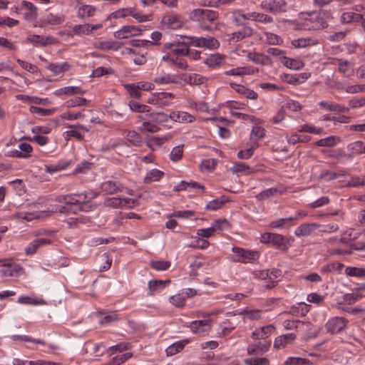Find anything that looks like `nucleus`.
<instances>
[{"instance_id":"1","label":"nucleus","mask_w":365,"mask_h":365,"mask_svg":"<svg viewBox=\"0 0 365 365\" xmlns=\"http://www.w3.org/2000/svg\"><path fill=\"white\" fill-rule=\"evenodd\" d=\"M299 17L304 20L302 24H298L296 21L292 20H283V21L291 24L297 29L319 30L327 27V22L318 14L302 12L299 14Z\"/></svg>"},{"instance_id":"2","label":"nucleus","mask_w":365,"mask_h":365,"mask_svg":"<svg viewBox=\"0 0 365 365\" xmlns=\"http://www.w3.org/2000/svg\"><path fill=\"white\" fill-rule=\"evenodd\" d=\"M163 51L165 55L163 56L162 60L168 62L171 65L176 63V59H179L181 56H185L187 52L186 46L175 42L165 43Z\"/></svg>"},{"instance_id":"3","label":"nucleus","mask_w":365,"mask_h":365,"mask_svg":"<svg viewBox=\"0 0 365 365\" xmlns=\"http://www.w3.org/2000/svg\"><path fill=\"white\" fill-rule=\"evenodd\" d=\"M232 251L234 255L230 257V259L235 262L244 264L252 263L257 261L260 255L258 251L246 250L238 247H233Z\"/></svg>"},{"instance_id":"4","label":"nucleus","mask_w":365,"mask_h":365,"mask_svg":"<svg viewBox=\"0 0 365 365\" xmlns=\"http://www.w3.org/2000/svg\"><path fill=\"white\" fill-rule=\"evenodd\" d=\"M217 17V14L212 10L207 9H196L192 10L189 15L190 20L198 21L201 24V26L205 30H208V26H204L202 24L207 22H212Z\"/></svg>"},{"instance_id":"5","label":"nucleus","mask_w":365,"mask_h":365,"mask_svg":"<svg viewBox=\"0 0 365 365\" xmlns=\"http://www.w3.org/2000/svg\"><path fill=\"white\" fill-rule=\"evenodd\" d=\"M128 16H132L136 19L138 22H145L149 20L148 16L144 15L138 11L134 7H126L119 9L112 12L108 17L110 19H120L125 18Z\"/></svg>"},{"instance_id":"6","label":"nucleus","mask_w":365,"mask_h":365,"mask_svg":"<svg viewBox=\"0 0 365 365\" xmlns=\"http://www.w3.org/2000/svg\"><path fill=\"white\" fill-rule=\"evenodd\" d=\"M188 40L186 43L195 47L205 48L208 49H216L220 46L219 41L211 36L209 37H196V36H186L185 37Z\"/></svg>"},{"instance_id":"7","label":"nucleus","mask_w":365,"mask_h":365,"mask_svg":"<svg viewBox=\"0 0 365 365\" xmlns=\"http://www.w3.org/2000/svg\"><path fill=\"white\" fill-rule=\"evenodd\" d=\"M175 95L173 93L159 92L153 93L148 99V103L159 108H163L171 104V100Z\"/></svg>"},{"instance_id":"8","label":"nucleus","mask_w":365,"mask_h":365,"mask_svg":"<svg viewBox=\"0 0 365 365\" xmlns=\"http://www.w3.org/2000/svg\"><path fill=\"white\" fill-rule=\"evenodd\" d=\"M287 3L284 0H264L260 4V8L272 14H279L286 11Z\"/></svg>"},{"instance_id":"9","label":"nucleus","mask_w":365,"mask_h":365,"mask_svg":"<svg viewBox=\"0 0 365 365\" xmlns=\"http://www.w3.org/2000/svg\"><path fill=\"white\" fill-rule=\"evenodd\" d=\"M71 195V205L83 204V206L80 209L82 210H87L91 206L88 205L87 202L94 199L97 194L93 191H89L83 193L73 194Z\"/></svg>"},{"instance_id":"10","label":"nucleus","mask_w":365,"mask_h":365,"mask_svg":"<svg viewBox=\"0 0 365 365\" xmlns=\"http://www.w3.org/2000/svg\"><path fill=\"white\" fill-rule=\"evenodd\" d=\"M143 30L139 26H123L114 33V37L118 39H125L133 36H140Z\"/></svg>"},{"instance_id":"11","label":"nucleus","mask_w":365,"mask_h":365,"mask_svg":"<svg viewBox=\"0 0 365 365\" xmlns=\"http://www.w3.org/2000/svg\"><path fill=\"white\" fill-rule=\"evenodd\" d=\"M347 324V320L341 317L329 319L325 324L327 331L331 334H336L342 331Z\"/></svg>"},{"instance_id":"12","label":"nucleus","mask_w":365,"mask_h":365,"mask_svg":"<svg viewBox=\"0 0 365 365\" xmlns=\"http://www.w3.org/2000/svg\"><path fill=\"white\" fill-rule=\"evenodd\" d=\"M46 216V211H36V212H29V211H19L11 215V219L20 220L23 221L30 222L34 220L40 219Z\"/></svg>"},{"instance_id":"13","label":"nucleus","mask_w":365,"mask_h":365,"mask_svg":"<svg viewBox=\"0 0 365 365\" xmlns=\"http://www.w3.org/2000/svg\"><path fill=\"white\" fill-rule=\"evenodd\" d=\"M123 190L124 185L118 180H108L101 184V190L106 195H113Z\"/></svg>"},{"instance_id":"14","label":"nucleus","mask_w":365,"mask_h":365,"mask_svg":"<svg viewBox=\"0 0 365 365\" xmlns=\"http://www.w3.org/2000/svg\"><path fill=\"white\" fill-rule=\"evenodd\" d=\"M331 63L338 66V71L344 77L350 78L354 75V64L351 62L346 60L334 58Z\"/></svg>"},{"instance_id":"15","label":"nucleus","mask_w":365,"mask_h":365,"mask_svg":"<svg viewBox=\"0 0 365 365\" xmlns=\"http://www.w3.org/2000/svg\"><path fill=\"white\" fill-rule=\"evenodd\" d=\"M211 320L201 319L192 322L189 327L191 331L197 334H204L211 329Z\"/></svg>"},{"instance_id":"16","label":"nucleus","mask_w":365,"mask_h":365,"mask_svg":"<svg viewBox=\"0 0 365 365\" xmlns=\"http://www.w3.org/2000/svg\"><path fill=\"white\" fill-rule=\"evenodd\" d=\"M3 268L0 270V274L1 277H19L23 273L22 267L16 264L4 262L0 265Z\"/></svg>"},{"instance_id":"17","label":"nucleus","mask_w":365,"mask_h":365,"mask_svg":"<svg viewBox=\"0 0 365 365\" xmlns=\"http://www.w3.org/2000/svg\"><path fill=\"white\" fill-rule=\"evenodd\" d=\"M64 20L65 17L63 15L48 13L40 19L38 26L43 28L46 26H57L61 24Z\"/></svg>"},{"instance_id":"18","label":"nucleus","mask_w":365,"mask_h":365,"mask_svg":"<svg viewBox=\"0 0 365 365\" xmlns=\"http://www.w3.org/2000/svg\"><path fill=\"white\" fill-rule=\"evenodd\" d=\"M259 69L254 66H239L225 71L226 76H244L257 73Z\"/></svg>"},{"instance_id":"19","label":"nucleus","mask_w":365,"mask_h":365,"mask_svg":"<svg viewBox=\"0 0 365 365\" xmlns=\"http://www.w3.org/2000/svg\"><path fill=\"white\" fill-rule=\"evenodd\" d=\"M319 227L320 224L315 222L303 223L295 229L294 235L297 237H307L314 233Z\"/></svg>"},{"instance_id":"20","label":"nucleus","mask_w":365,"mask_h":365,"mask_svg":"<svg viewBox=\"0 0 365 365\" xmlns=\"http://www.w3.org/2000/svg\"><path fill=\"white\" fill-rule=\"evenodd\" d=\"M51 244V240L47 238H37L25 247L24 252L27 256L33 255L43 246Z\"/></svg>"},{"instance_id":"21","label":"nucleus","mask_w":365,"mask_h":365,"mask_svg":"<svg viewBox=\"0 0 365 365\" xmlns=\"http://www.w3.org/2000/svg\"><path fill=\"white\" fill-rule=\"evenodd\" d=\"M153 81L159 85L181 83V73H165L156 76Z\"/></svg>"},{"instance_id":"22","label":"nucleus","mask_w":365,"mask_h":365,"mask_svg":"<svg viewBox=\"0 0 365 365\" xmlns=\"http://www.w3.org/2000/svg\"><path fill=\"white\" fill-rule=\"evenodd\" d=\"M77 16L81 19L92 17L96 12V8L91 5L83 4L78 2L76 6Z\"/></svg>"},{"instance_id":"23","label":"nucleus","mask_w":365,"mask_h":365,"mask_svg":"<svg viewBox=\"0 0 365 365\" xmlns=\"http://www.w3.org/2000/svg\"><path fill=\"white\" fill-rule=\"evenodd\" d=\"M297 338L294 333H288L280 335L275 338L274 341V348L279 349H283L286 346L291 344Z\"/></svg>"},{"instance_id":"24","label":"nucleus","mask_w":365,"mask_h":365,"mask_svg":"<svg viewBox=\"0 0 365 365\" xmlns=\"http://www.w3.org/2000/svg\"><path fill=\"white\" fill-rule=\"evenodd\" d=\"M230 87L238 94L245 96V98L251 100H256L258 98V94L253 90L245 87V86L231 83Z\"/></svg>"},{"instance_id":"25","label":"nucleus","mask_w":365,"mask_h":365,"mask_svg":"<svg viewBox=\"0 0 365 365\" xmlns=\"http://www.w3.org/2000/svg\"><path fill=\"white\" fill-rule=\"evenodd\" d=\"M254 34V29L250 26H245L240 30L232 33L228 35V40L230 41L237 42L242 39L252 36Z\"/></svg>"},{"instance_id":"26","label":"nucleus","mask_w":365,"mask_h":365,"mask_svg":"<svg viewBox=\"0 0 365 365\" xmlns=\"http://www.w3.org/2000/svg\"><path fill=\"white\" fill-rule=\"evenodd\" d=\"M207 81V78L197 73H181V83L190 85H202Z\"/></svg>"},{"instance_id":"27","label":"nucleus","mask_w":365,"mask_h":365,"mask_svg":"<svg viewBox=\"0 0 365 365\" xmlns=\"http://www.w3.org/2000/svg\"><path fill=\"white\" fill-rule=\"evenodd\" d=\"M320 108L327 111H333L336 113H347L349 108L345 107L341 104L335 103L327 101H322L319 103Z\"/></svg>"},{"instance_id":"28","label":"nucleus","mask_w":365,"mask_h":365,"mask_svg":"<svg viewBox=\"0 0 365 365\" xmlns=\"http://www.w3.org/2000/svg\"><path fill=\"white\" fill-rule=\"evenodd\" d=\"M237 320L229 319L221 322L218 328V334L221 336H225L230 334L237 326Z\"/></svg>"},{"instance_id":"29","label":"nucleus","mask_w":365,"mask_h":365,"mask_svg":"<svg viewBox=\"0 0 365 365\" xmlns=\"http://www.w3.org/2000/svg\"><path fill=\"white\" fill-rule=\"evenodd\" d=\"M252 12L244 13L242 10L235 9L232 11L233 21L239 26L245 24L248 21H252Z\"/></svg>"},{"instance_id":"30","label":"nucleus","mask_w":365,"mask_h":365,"mask_svg":"<svg viewBox=\"0 0 365 365\" xmlns=\"http://www.w3.org/2000/svg\"><path fill=\"white\" fill-rule=\"evenodd\" d=\"M170 120L180 123H192L195 118L194 115L185 111H173L170 113Z\"/></svg>"},{"instance_id":"31","label":"nucleus","mask_w":365,"mask_h":365,"mask_svg":"<svg viewBox=\"0 0 365 365\" xmlns=\"http://www.w3.org/2000/svg\"><path fill=\"white\" fill-rule=\"evenodd\" d=\"M270 345L271 343L269 341L257 342L250 344L247 347V353L250 355H262L269 350Z\"/></svg>"},{"instance_id":"32","label":"nucleus","mask_w":365,"mask_h":365,"mask_svg":"<svg viewBox=\"0 0 365 365\" xmlns=\"http://www.w3.org/2000/svg\"><path fill=\"white\" fill-rule=\"evenodd\" d=\"M93 46L95 48L101 51H116L121 48L122 43L115 41H96V43H94Z\"/></svg>"},{"instance_id":"33","label":"nucleus","mask_w":365,"mask_h":365,"mask_svg":"<svg viewBox=\"0 0 365 365\" xmlns=\"http://www.w3.org/2000/svg\"><path fill=\"white\" fill-rule=\"evenodd\" d=\"M274 331V326L269 324L264 327H262L259 329H256L252 333V337L254 339H264L268 338Z\"/></svg>"},{"instance_id":"34","label":"nucleus","mask_w":365,"mask_h":365,"mask_svg":"<svg viewBox=\"0 0 365 365\" xmlns=\"http://www.w3.org/2000/svg\"><path fill=\"white\" fill-rule=\"evenodd\" d=\"M247 57L249 60L252 62L262 65V66H271L272 61L271 58L264 53H255V52H250L247 55Z\"/></svg>"},{"instance_id":"35","label":"nucleus","mask_w":365,"mask_h":365,"mask_svg":"<svg viewBox=\"0 0 365 365\" xmlns=\"http://www.w3.org/2000/svg\"><path fill=\"white\" fill-rule=\"evenodd\" d=\"M69 128H71L68 130H66L63 133V138L66 140H69L71 138H75L79 140H83V136L81 133L77 130V128L84 130L87 131L88 130L82 125L77 124L74 125H69L68 126Z\"/></svg>"},{"instance_id":"36","label":"nucleus","mask_w":365,"mask_h":365,"mask_svg":"<svg viewBox=\"0 0 365 365\" xmlns=\"http://www.w3.org/2000/svg\"><path fill=\"white\" fill-rule=\"evenodd\" d=\"M85 91L79 86H66L56 90L53 93L56 96L83 94Z\"/></svg>"},{"instance_id":"37","label":"nucleus","mask_w":365,"mask_h":365,"mask_svg":"<svg viewBox=\"0 0 365 365\" xmlns=\"http://www.w3.org/2000/svg\"><path fill=\"white\" fill-rule=\"evenodd\" d=\"M225 62V56L218 53L210 54L204 61L205 64L210 68L221 66L224 64Z\"/></svg>"},{"instance_id":"38","label":"nucleus","mask_w":365,"mask_h":365,"mask_svg":"<svg viewBox=\"0 0 365 365\" xmlns=\"http://www.w3.org/2000/svg\"><path fill=\"white\" fill-rule=\"evenodd\" d=\"M319 41L317 39L311 37L300 38L294 39L291 42L292 46L296 48H302L308 46H312L317 45Z\"/></svg>"},{"instance_id":"39","label":"nucleus","mask_w":365,"mask_h":365,"mask_svg":"<svg viewBox=\"0 0 365 365\" xmlns=\"http://www.w3.org/2000/svg\"><path fill=\"white\" fill-rule=\"evenodd\" d=\"M280 61L284 66L292 70H300L304 66V63L302 61L290 58L285 56L280 57Z\"/></svg>"},{"instance_id":"40","label":"nucleus","mask_w":365,"mask_h":365,"mask_svg":"<svg viewBox=\"0 0 365 365\" xmlns=\"http://www.w3.org/2000/svg\"><path fill=\"white\" fill-rule=\"evenodd\" d=\"M21 6L27 10L24 19L28 21H34L37 18V8L30 1H23Z\"/></svg>"},{"instance_id":"41","label":"nucleus","mask_w":365,"mask_h":365,"mask_svg":"<svg viewBox=\"0 0 365 365\" xmlns=\"http://www.w3.org/2000/svg\"><path fill=\"white\" fill-rule=\"evenodd\" d=\"M344 267V264L334 262L323 265L320 269V272L323 274H339Z\"/></svg>"},{"instance_id":"42","label":"nucleus","mask_w":365,"mask_h":365,"mask_svg":"<svg viewBox=\"0 0 365 365\" xmlns=\"http://www.w3.org/2000/svg\"><path fill=\"white\" fill-rule=\"evenodd\" d=\"M347 150L353 158L355 155L365 153V143L361 140L352 142L347 145Z\"/></svg>"},{"instance_id":"43","label":"nucleus","mask_w":365,"mask_h":365,"mask_svg":"<svg viewBox=\"0 0 365 365\" xmlns=\"http://www.w3.org/2000/svg\"><path fill=\"white\" fill-rule=\"evenodd\" d=\"M204 186L197 182H186L182 181L178 186L176 187V190H187L189 191L196 190V191H204Z\"/></svg>"},{"instance_id":"44","label":"nucleus","mask_w":365,"mask_h":365,"mask_svg":"<svg viewBox=\"0 0 365 365\" xmlns=\"http://www.w3.org/2000/svg\"><path fill=\"white\" fill-rule=\"evenodd\" d=\"M341 142V138L336 135H331L317 140L314 144L318 147H333Z\"/></svg>"},{"instance_id":"45","label":"nucleus","mask_w":365,"mask_h":365,"mask_svg":"<svg viewBox=\"0 0 365 365\" xmlns=\"http://www.w3.org/2000/svg\"><path fill=\"white\" fill-rule=\"evenodd\" d=\"M46 68L55 75H58L68 71L70 64L67 62L53 63L48 64Z\"/></svg>"},{"instance_id":"46","label":"nucleus","mask_w":365,"mask_h":365,"mask_svg":"<svg viewBox=\"0 0 365 365\" xmlns=\"http://www.w3.org/2000/svg\"><path fill=\"white\" fill-rule=\"evenodd\" d=\"M309 322H304L299 320H285L283 322V327L286 330L302 329L304 327H309Z\"/></svg>"},{"instance_id":"47","label":"nucleus","mask_w":365,"mask_h":365,"mask_svg":"<svg viewBox=\"0 0 365 365\" xmlns=\"http://www.w3.org/2000/svg\"><path fill=\"white\" fill-rule=\"evenodd\" d=\"M230 170L233 174H236L237 175H249L255 172L253 169H252L249 165L244 163H239L235 164L231 168Z\"/></svg>"},{"instance_id":"48","label":"nucleus","mask_w":365,"mask_h":365,"mask_svg":"<svg viewBox=\"0 0 365 365\" xmlns=\"http://www.w3.org/2000/svg\"><path fill=\"white\" fill-rule=\"evenodd\" d=\"M188 343V340L178 341L170 345L166 349L167 356H173L181 351L185 346Z\"/></svg>"},{"instance_id":"49","label":"nucleus","mask_w":365,"mask_h":365,"mask_svg":"<svg viewBox=\"0 0 365 365\" xmlns=\"http://www.w3.org/2000/svg\"><path fill=\"white\" fill-rule=\"evenodd\" d=\"M163 21L164 24H167L172 29H178L182 26V21L177 15L164 16Z\"/></svg>"},{"instance_id":"50","label":"nucleus","mask_w":365,"mask_h":365,"mask_svg":"<svg viewBox=\"0 0 365 365\" xmlns=\"http://www.w3.org/2000/svg\"><path fill=\"white\" fill-rule=\"evenodd\" d=\"M164 173L158 169H153L147 173L144 177L143 182L146 184L152 183L160 180Z\"/></svg>"},{"instance_id":"51","label":"nucleus","mask_w":365,"mask_h":365,"mask_svg":"<svg viewBox=\"0 0 365 365\" xmlns=\"http://www.w3.org/2000/svg\"><path fill=\"white\" fill-rule=\"evenodd\" d=\"M240 314L243 315L245 320H257L261 318L262 312L259 309H245L239 312Z\"/></svg>"},{"instance_id":"52","label":"nucleus","mask_w":365,"mask_h":365,"mask_svg":"<svg viewBox=\"0 0 365 365\" xmlns=\"http://www.w3.org/2000/svg\"><path fill=\"white\" fill-rule=\"evenodd\" d=\"M284 191L279 190L277 187H271L263 190L260 193L257 194L255 197L257 200L261 201L269 198L275 195L277 193H283Z\"/></svg>"},{"instance_id":"53","label":"nucleus","mask_w":365,"mask_h":365,"mask_svg":"<svg viewBox=\"0 0 365 365\" xmlns=\"http://www.w3.org/2000/svg\"><path fill=\"white\" fill-rule=\"evenodd\" d=\"M347 277H365V268L358 267H347L344 269Z\"/></svg>"},{"instance_id":"54","label":"nucleus","mask_w":365,"mask_h":365,"mask_svg":"<svg viewBox=\"0 0 365 365\" xmlns=\"http://www.w3.org/2000/svg\"><path fill=\"white\" fill-rule=\"evenodd\" d=\"M362 19V16L360 14L354 12H345L341 16V21L344 24H350L352 22H357Z\"/></svg>"},{"instance_id":"55","label":"nucleus","mask_w":365,"mask_h":365,"mask_svg":"<svg viewBox=\"0 0 365 365\" xmlns=\"http://www.w3.org/2000/svg\"><path fill=\"white\" fill-rule=\"evenodd\" d=\"M125 138L127 141L135 146L140 145L142 143L140 135L135 130L127 131Z\"/></svg>"},{"instance_id":"56","label":"nucleus","mask_w":365,"mask_h":365,"mask_svg":"<svg viewBox=\"0 0 365 365\" xmlns=\"http://www.w3.org/2000/svg\"><path fill=\"white\" fill-rule=\"evenodd\" d=\"M170 280H152L148 282V287L152 292H158L164 289Z\"/></svg>"},{"instance_id":"57","label":"nucleus","mask_w":365,"mask_h":365,"mask_svg":"<svg viewBox=\"0 0 365 365\" xmlns=\"http://www.w3.org/2000/svg\"><path fill=\"white\" fill-rule=\"evenodd\" d=\"M285 365H312V362L307 359L302 357H288L285 362Z\"/></svg>"},{"instance_id":"58","label":"nucleus","mask_w":365,"mask_h":365,"mask_svg":"<svg viewBox=\"0 0 365 365\" xmlns=\"http://www.w3.org/2000/svg\"><path fill=\"white\" fill-rule=\"evenodd\" d=\"M215 232L227 230L230 227V222L225 219H218L212 223Z\"/></svg>"},{"instance_id":"59","label":"nucleus","mask_w":365,"mask_h":365,"mask_svg":"<svg viewBox=\"0 0 365 365\" xmlns=\"http://www.w3.org/2000/svg\"><path fill=\"white\" fill-rule=\"evenodd\" d=\"M252 21L262 23V24H269L273 21V18L264 13L253 11V16H252Z\"/></svg>"},{"instance_id":"60","label":"nucleus","mask_w":365,"mask_h":365,"mask_svg":"<svg viewBox=\"0 0 365 365\" xmlns=\"http://www.w3.org/2000/svg\"><path fill=\"white\" fill-rule=\"evenodd\" d=\"M128 106L130 110L135 113H148L150 110V108L148 106L140 104L133 101H130Z\"/></svg>"},{"instance_id":"61","label":"nucleus","mask_w":365,"mask_h":365,"mask_svg":"<svg viewBox=\"0 0 365 365\" xmlns=\"http://www.w3.org/2000/svg\"><path fill=\"white\" fill-rule=\"evenodd\" d=\"M183 155V145H179L174 147L170 153V159L171 161L176 163L178 162Z\"/></svg>"},{"instance_id":"62","label":"nucleus","mask_w":365,"mask_h":365,"mask_svg":"<svg viewBox=\"0 0 365 365\" xmlns=\"http://www.w3.org/2000/svg\"><path fill=\"white\" fill-rule=\"evenodd\" d=\"M88 101L86 98L81 97H76L68 100L64 103V106L66 108H73L77 106H85L88 103Z\"/></svg>"},{"instance_id":"63","label":"nucleus","mask_w":365,"mask_h":365,"mask_svg":"<svg viewBox=\"0 0 365 365\" xmlns=\"http://www.w3.org/2000/svg\"><path fill=\"white\" fill-rule=\"evenodd\" d=\"M217 163V160L214 158L205 159L201 162L200 168L202 170L212 172L215 169Z\"/></svg>"},{"instance_id":"64","label":"nucleus","mask_w":365,"mask_h":365,"mask_svg":"<svg viewBox=\"0 0 365 365\" xmlns=\"http://www.w3.org/2000/svg\"><path fill=\"white\" fill-rule=\"evenodd\" d=\"M122 198L121 197H107L104 200V205L110 208H122Z\"/></svg>"}]
</instances>
